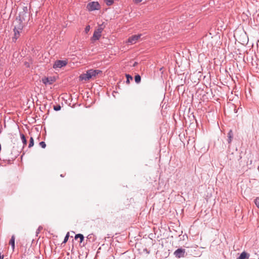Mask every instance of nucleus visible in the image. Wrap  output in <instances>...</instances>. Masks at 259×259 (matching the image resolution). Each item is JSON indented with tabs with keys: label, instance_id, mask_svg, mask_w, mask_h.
<instances>
[{
	"label": "nucleus",
	"instance_id": "obj_1",
	"mask_svg": "<svg viewBox=\"0 0 259 259\" xmlns=\"http://www.w3.org/2000/svg\"><path fill=\"white\" fill-rule=\"evenodd\" d=\"M102 72L100 70L90 69L87 71L86 73L80 75L79 78L80 80H88L93 77H95L97 75Z\"/></svg>",
	"mask_w": 259,
	"mask_h": 259
},
{
	"label": "nucleus",
	"instance_id": "obj_2",
	"mask_svg": "<svg viewBox=\"0 0 259 259\" xmlns=\"http://www.w3.org/2000/svg\"><path fill=\"white\" fill-rule=\"evenodd\" d=\"M17 19H20L26 23L29 19V14L28 12V9L27 7H24L23 10L19 12V16L16 17Z\"/></svg>",
	"mask_w": 259,
	"mask_h": 259
},
{
	"label": "nucleus",
	"instance_id": "obj_3",
	"mask_svg": "<svg viewBox=\"0 0 259 259\" xmlns=\"http://www.w3.org/2000/svg\"><path fill=\"white\" fill-rule=\"evenodd\" d=\"M86 8L89 11L91 12L100 10L101 6L98 2H91L87 4Z\"/></svg>",
	"mask_w": 259,
	"mask_h": 259
},
{
	"label": "nucleus",
	"instance_id": "obj_4",
	"mask_svg": "<svg viewBox=\"0 0 259 259\" xmlns=\"http://www.w3.org/2000/svg\"><path fill=\"white\" fill-rule=\"evenodd\" d=\"M14 24L15 28L17 29L19 31H22L25 23H24V21L20 20V19H17L16 18Z\"/></svg>",
	"mask_w": 259,
	"mask_h": 259
},
{
	"label": "nucleus",
	"instance_id": "obj_5",
	"mask_svg": "<svg viewBox=\"0 0 259 259\" xmlns=\"http://www.w3.org/2000/svg\"><path fill=\"white\" fill-rule=\"evenodd\" d=\"M67 60H57L53 65V68L55 69L61 68L65 66L67 64Z\"/></svg>",
	"mask_w": 259,
	"mask_h": 259
},
{
	"label": "nucleus",
	"instance_id": "obj_6",
	"mask_svg": "<svg viewBox=\"0 0 259 259\" xmlns=\"http://www.w3.org/2000/svg\"><path fill=\"white\" fill-rule=\"evenodd\" d=\"M141 34H139L138 35H133L128 38L127 42L130 44H135L137 42V41L139 40V39L141 37Z\"/></svg>",
	"mask_w": 259,
	"mask_h": 259
},
{
	"label": "nucleus",
	"instance_id": "obj_7",
	"mask_svg": "<svg viewBox=\"0 0 259 259\" xmlns=\"http://www.w3.org/2000/svg\"><path fill=\"white\" fill-rule=\"evenodd\" d=\"M185 253V249H183L182 248L177 249L175 252H174V255L176 257L180 258L182 257H184Z\"/></svg>",
	"mask_w": 259,
	"mask_h": 259
},
{
	"label": "nucleus",
	"instance_id": "obj_8",
	"mask_svg": "<svg viewBox=\"0 0 259 259\" xmlns=\"http://www.w3.org/2000/svg\"><path fill=\"white\" fill-rule=\"evenodd\" d=\"M14 32V36L12 38L13 41L15 42L17 39L19 37L20 33L22 32V31H19L17 29L14 28L13 29Z\"/></svg>",
	"mask_w": 259,
	"mask_h": 259
},
{
	"label": "nucleus",
	"instance_id": "obj_9",
	"mask_svg": "<svg viewBox=\"0 0 259 259\" xmlns=\"http://www.w3.org/2000/svg\"><path fill=\"white\" fill-rule=\"evenodd\" d=\"M54 80L52 79L51 77H45L42 78V82L43 83H44L45 85L47 84H51L53 83Z\"/></svg>",
	"mask_w": 259,
	"mask_h": 259
},
{
	"label": "nucleus",
	"instance_id": "obj_10",
	"mask_svg": "<svg viewBox=\"0 0 259 259\" xmlns=\"http://www.w3.org/2000/svg\"><path fill=\"white\" fill-rule=\"evenodd\" d=\"M233 138V133L232 130H230L228 133V142L230 144Z\"/></svg>",
	"mask_w": 259,
	"mask_h": 259
},
{
	"label": "nucleus",
	"instance_id": "obj_11",
	"mask_svg": "<svg viewBox=\"0 0 259 259\" xmlns=\"http://www.w3.org/2000/svg\"><path fill=\"white\" fill-rule=\"evenodd\" d=\"M249 256V254L247 253L246 252H242L240 255L236 259H245L246 258H248Z\"/></svg>",
	"mask_w": 259,
	"mask_h": 259
},
{
	"label": "nucleus",
	"instance_id": "obj_12",
	"mask_svg": "<svg viewBox=\"0 0 259 259\" xmlns=\"http://www.w3.org/2000/svg\"><path fill=\"white\" fill-rule=\"evenodd\" d=\"M15 236L13 235L9 242V244L11 245L13 251H14L15 249Z\"/></svg>",
	"mask_w": 259,
	"mask_h": 259
},
{
	"label": "nucleus",
	"instance_id": "obj_13",
	"mask_svg": "<svg viewBox=\"0 0 259 259\" xmlns=\"http://www.w3.org/2000/svg\"><path fill=\"white\" fill-rule=\"evenodd\" d=\"M101 36V34L97 32L96 31H95L94 32L93 35L92 36V39L94 40H97L99 39Z\"/></svg>",
	"mask_w": 259,
	"mask_h": 259
},
{
	"label": "nucleus",
	"instance_id": "obj_14",
	"mask_svg": "<svg viewBox=\"0 0 259 259\" xmlns=\"http://www.w3.org/2000/svg\"><path fill=\"white\" fill-rule=\"evenodd\" d=\"M20 137L23 143L24 147L27 144V140L26 139L25 135L23 134L20 133Z\"/></svg>",
	"mask_w": 259,
	"mask_h": 259
},
{
	"label": "nucleus",
	"instance_id": "obj_15",
	"mask_svg": "<svg viewBox=\"0 0 259 259\" xmlns=\"http://www.w3.org/2000/svg\"><path fill=\"white\" fill-rule=\"evenodd\" d=\"M75 239H77V238H79L80 239L79 242L81 243L84 240V236L81 234H77L75 235Z\"/></svg>",
	"mask_w": 259,
	"mask_h": 259
},
{
	"label": "nucleus",
	"instance_id": "obj_16",
	"mask_svg": "<svg viewBox=\"0 0 259 259\" xmlns=\"http://www.w3.org/2000/svg\"><path fill=\"white\" fill-rule=\"evenodd\" d=\"M141 77L139 74H137L135 76V82L139 83L141 81Z\"/></svg>",
	"mask_w": 259,
	"mask_h": 259
},
{
	"label": "nucleus",
	"instance_id": "obj_17",
	"mask_svg": "<svg viewBox=\"0 0 259 259\" xmlns=\"http://www.w3.org/2000/svg\"><path fill=\"white\" fill-rule=\"evenodd\" d=\"M34 145V140L33 138L31 137L29 140V143L28 145V148H30Z\"/></svg>",
	"mask_w": 259,
	"mask_h": 259
},
{
	"label": "nucleus",
	"instance_id": "obj_18",
	"mask_svg": "<svg viewBox=\"0 0 259 259\" xmlns=\"http://www.w3.org/2000/svg\"><path fill=\"white\" fill-rule=\"evenodd\" d=\"M125 76L126 77V82L127 83H129L131 80L133 79L132 76L130 74H126Z\"/></svg>",
	"mask_w": 259,
	"mask_h": 259
},
{
	"label": "nucleus",
	"instance_id": "obj_19",
	"mask_svg": "<svg viewBox=\"0 0 259 259\" xmlns=\"http://www.w3.org/2000/svg\"><path fill=\"white\" fill-rule=\"evenodd\" d=\"M254 202L256 206L259 209V197H256L254 200Z\"/></svg>",
	"mask_w": 259,
	"mask_h": 259
},
{
	"label": "nucleus",
	"instance_id": "obj_20",
	"mask_svg": "<svg viewBox=\"0 0 259 259\" xmlns=\"http://www.w3.org/2000/svg\"><path fill=\"white\" fill-rule=\"evenodd\" d=\"M69 233L68 232L66 236H65L64 237V240L63 241V243H65L66 242H67L68 240V238H69Z\"/></svg>",
	"mask_w": 259,
	"mask_h": 259
},
{
	"label": "nucleus",
	"instance_id": "obj_21",
	"mask_svg": "<svg viewBox=\"0 0 259 259\" xmlns=\"http://www.w3.org/2000/svg\"><path fill=\"white\" fill-rule=\"evenodd\" d=\"M90 239H92V241H94L95 240V239H94V236L93 234H89L88 236H87V240H89L90 241Z\"/></svg>",
	"mask_w": 259,
	"mask_h": 259
},
{
	"label": "nucleus",
	"instance_id": "obj_22",
	"mask_svg": "<svg viewBox=\"0 0 259 259\" xmlns=\"http://www.w3.org/2000/svg\"><path fill=\"white\" fill-rule=\"evenodd\" d=\"M105 2L107 6H111L113 3V0H105Z\"/></svg>",
	"mask_w": 259,
	"mask_h": 259
},
{
	"label": "nucleus",
	"instance_id": "obj_23",
	"mask_svg": "<svg viewBox=\"0 0 259 259\" xmlns=\"http://www.w3.org/2000/svg\"><path fill=\"white\" fill-rule=\"evenodd\" d=\"M39 146L42 148H45L46 147V144L45 142L41 141L39 143Z\"/></svg>",
	"mask_w": 259,
	"mask_h": 259
},
{
	"label": "nucleus",
	"instance_id": "obj_24",
	"mask_svg": "<svg viewBox=\"0 0 259 259\" xmlns=\"http://www.w3.org/2000/svg\"><path fill=\"white\" fill-rule=\"evenodd\" d=\"M54 110L57 111H59L61 109L60 105H58L56 106H54Z\"/></svg>",
	"mask_w": 259,
	"mask_h": 259
},
{
	"label": "nucleus",
	"instance_id": "obj_25",
	"mask_svg": "<svg viewBox=\"0 0 259 259\" xmlns=\"http://www.w3.org/2000/svg\"><path fill=\"white\" fill-rule=\"evenodd\" d=\"M90 29V25L87 26L85 27V30H84L85 33H88Z\"/></svg>",
	"mask_w": 259,
	"mask_h": 259
},
{
	"label": "nucleus",
	"instance_id": "obj_26",
	"mask_svg": "<svg viewBox=\"0 0 259 259\" xmlns=\"http://www.w3.org/2000/svg\"><path fill=\"white\" fill-rule=\"evenodd\" d=\"M102 31H103V28L101 27V28H99L96 31L101 34Z\"/></svg>",
	"mask_w": 259,
	"mask_h": 259
},
{
	"label": "nucleus",
	"instance_id": "obj_27",
	"mask_svg": "<svg viewBox=\"0 0 259 259\" xmlns=\"http://www.w3.org/2000/svg\"><path fill=\"white\" fill-rule=\"evenodd\" d=\"M143 252H145L146 254H149L150 253V251L148 250L147 248H145L143 249Z\"/></svg>",
	"mask_w": 259,
	"mask_h": 259
},
{
	"label": "nucleus",
	"instance_id": "obj_28",
	"mask_svg": "<svg viewBox=\"0 0 259 259\" xmlns=\"http://www.w3.org/2000/svg\"><path fill=\"white\" fill-rule=\"evenodd\" d=\"M42 229V227L41 226H39L37 230L36 233H38L39 231L40 230V229Z\"/></svg>",
	"mask_w": 259,
	"mask_h": 259
},
{
	"label": "nucleus",
	"instance_id": "obj_29",
	"mask_svg": "<svg viewBox=\"0 0 259 259\" xmlns=\"http://www.w3.org/2000/svg\"><path fill=\"white\" fill-rule=\"evenodd\" d=\"M25 66H26V67H29V63H27V62H25Z\"/></svg>",
	"mask_w": 259,
	"mask_h": 259
},
{
	"label": "nucleus",
	"instance_id": "obj_30",
	"mask_svg": "<svg viewBox=\"0 0 259 259\" xmlns=\"http://www.w3.org/2000/svg\"><path fill=\"white\" fill-rule=\"evenodd\" d=\"M4 255H2L1 253H0V259H4Z\"/></svg>",
	"mask_w": 259,
	"mask_h": 259
},
{
	"label": "nucleus",
	"instance_id": "obj_31",
	"mask_svg": "<svg viewBox=\"0 0 259 259\" xmlns=\"http://www.w3.org/2000/svg\"><path fill=\"white\" fill-rule=\"evenodd\" d=\"M136 3H140L143 0H135Z\"/></svg>",
	"mask_w": 259,
	"mask_h": 259
},
{
	"label": "nucleus",
	"instance_id": "obj_32",
	"mask_svg": "<svg viewBox=\"0 0 259 259\" xmlns=\"http://www.w3.org/2000/svg\"><path fill=\"white\" fill-rule=\"evenodd\" d=\"M137 62H135L134 64H133V66H136L137 65Z\"/></svg>",
	"mask_w": 259,
	"mask_h": 259
},
{
	"label": "nucleus",
	"instance_id": "obj_33",
	"mask_svg": "<svg viewBox=\"0 0 259 259\" xmlns=\"http://www.w3.org/2000/svg\"><path fill=\"white\" fill-rule=\"evenodd\" d=\"M60 176L63 177V176L62 175H61Z\"/></svg>",
	"mask_w": 259,
	"mask_h": 259
}]
</instances>
